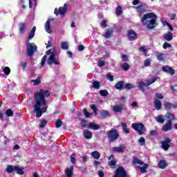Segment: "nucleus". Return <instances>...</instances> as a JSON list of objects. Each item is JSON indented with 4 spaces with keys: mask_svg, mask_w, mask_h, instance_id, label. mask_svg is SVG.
<instances>
[{
    "mask_svg": "<svg viewBox=\"0 0 177 177\" xmlns=\"http://www.w3.org/2000/svg\"><path fill=\"white\" fill-rule=\"evenodd\" d=\"M49 96H50V93L47 90L41 89L35 93L33 111L36 113L37 118H39L44 113H46L48 110V102L45 99L49 97Z\"/></svg>",
    "mask_w": 177,
    "mask_h": 177,
    "instance_id": "f257e3e1",
    "label": "nucleus"
},
{
    "mask_svg": "<svg viewBox=\"0 0 177 177\" xmlns=\"http://www.w3.org/2000/svg\"><path fill=\"white\" fill-rule=\"evenodd\" d=\"M157 15L150 12L143 15L141 23L145 26L148 30H153L157 26Z\"/></svg>",
    "mask_w": 177,
    "mask_h": 177,
    "instance_id": "f03ea898",
    "label": "nucleus"
},
{
    "mask_svg": "<svg viewBox=\"0 0 177 177\" xmlns=\"http://www.w3.org/2000/svg\"><path fill=\"white\" fill-rule=\"evenodd\" d=\"M46 55H50L47 61V63L48 64H49V66H50L51 64H60L59 59L55 57V56H56V50L55 48L53 51L52 50H48V51H46Z\"/></svg>",
    "mask_w": 177,
    "mask_h": 177,
    "instance_id": "7ed1b4c3",
    "label": "nucleus"
},
{
    "mask_svg": "<svg viewBox=\"0 0 177 177\" xmlns=\"http://www.w3.org/2000/svg\"><path fill=\"white\" fill-rule=\"evenodd\" d=\"M107 136L109 139V142H114V140H117L118 139L120 133H118V130L112 129L107 132Z\"/></svg>",
    "mask_w": 177,
    "mask_h": 177,
    "instance_id": "20e7f679",
    "label": "nucleus"
},
{
    "mask_svg": "<svg viewBox=\"0 0 177 177\" xmlns=\"http://www.w3.org/2000/svg\"><path fill=\"white\" fill-rule=\"evenodd\" d=\"M37 47L35 44L28 43L26 45V50L28 53V56L30 57H32L35 52H37Z\"/></svg>",
    "mask_w": 177,
    "mask_h": 177,
    "instance_id": "39448f33",
    "label": "nucleus"
},
{
    "mask_svg": "<svg viewBox=\"0 0 177 177\" xmlns=\"http://www.w3.org/2000/svg\"><path fill=\"white\" fill-rule=\"evenodd\" d=\"M133 164H139V165H142V167H139V169L142 174H145V172H147L146 169L149 168V165L145 164V162H143V161L140 160L138 158H134L133 159Z\"/></svg>",
    "mask_w": 177,
    "mask_h": 177,
    "instance_id": "423d86ee",
    "label": "nucleus"
},
{
    "mask_svg": "<svg viewBox=\"0 0 177 177\" xmlns=\"http://www.w3.org/2000/svg\"><path fill=\"white\" fill-rule=\"evenodd\" d=\"M132 128L137 131L140 135H143L146 132V127L143 123H134L132 124Z\"/></svg>",
    "mask_w": 177,
    "mask_h": 177,
    "instance_id": "0eeeda50",
    "label": "nucleus"
},
{
    "mask_svg": "<svg viewBox=\"0 0 177 177\" xmlns=\"http://www.w3.org/2000/svg\"><path fill=\"white\" fill-rule=\"evenodd\" d=\"M113 177H127V171L123 167H120L116 169Z\"/></svg>",
    "mask_w": 177,
    "mask_h": 177,
    "instance_id": "6e6552de",
    "label": "nucleus"
},
{
    "mask_svg": "<svg viewBox=\"0 0 177 177\" xmlns=\"http://www.w3.org/2000/svg\"><path fill=\"white\" fill-rule=\"evenodd\" d=\"M169 143H171V139L168 137L165 138V140L161 142V147L165 151H168L169 147H171Z\"/></svg>",
    "mask_w": 177,
    "mask_h": 177,
    "instance_id": "1a4fd4ad",
    "label": "nucleus"
},
{
    "mask_svg": "<svg viewBox=\"0 0 177 177\" xmlns=\"http://www.w3.org/2000/svg\"><path fill=\"white\" fill-rule=\"evenodd\" d=\"M68 5L65 3L63 7H60L59 10L57 8L55 9L54 13L57 16V15H61V16H64L66 12H67Z\"/></svg>",
    "mask_w": 177,
    "mask_h": 177,
    "instance_id": "9d476101",
    "label": "nucleus"
},
{
    "mask_svg": "<svg viewBox=\"0 0 177 177\" xmlns=\"http://www.w3.org/2000/svg\"><path fill=\"white\" fill-rule=\"evenodd\" d=\"M113 32H114V28H111L109 29L105 30L104 33L102 35V36L106 38V39H109L111 35H113Z\"/></svg>",
    "mask_w": 177,
    "mask_h": 177,
    "instance_id": "9b49d317",
    "label": "nucleus"
},
{
    "mask_svg": "<svg viewBox=\"0 0 177 177\" xmlns=\"http://www.w3.org/2000/svg\"><path fill=\"white\" fill-rule=\"evenodd\" d=\"M162 70L164 73H167V74H170V75H174L175 74V71L169 66H163L162 68Z\"/></svg>",
    "mask_w": 177,
    "mask_h": 177,
    "instance_id": "f8f14e48",
    "label": "nucleus"
},
{
    "mask_svg": "<svg viewBox=\"0 0 177 177\" xmlns=\"http://www.w3.org/2000/svg\"><path fill=\"white\" fill-rule=\"evenodd\" d=\"M108 162L111 168H115V165H117V162H115V158H114V156L111 155L109 156Z\"/></svg>",
    "mask_w": 177,
    "mask_h": 177,
    "instance_id": "ddd939ff",
    "label": "nucleus"
},
{
    "mask_svg": "<svg viewBox=\"0 0 177 177\" xmlns=\"http://www.w3.org/2000/svg\"><path fill=\"white\" fill-rule=\"evenodd\" d=\"M171 129H172V122H171V120H168L167 124L163 125L162 131L164 132H168V131H171Z\"/></svg>",
    "mask_w": 177,
    "mask_h": 177,
    "instance_id": "4468645a",
    "label": "nucleus"
},
{
    "mask_svg": "<svg viewBox=\"0 0 177 177\" xmlns=\"http://www.w3.org/2000/svg\"><path fill=\"white\" fill-rule=\"evenodd\" d=\"M50 20L52 19H48L44 25L45 30L48 32V34H52V29L50 28Z\"/></svg>",
    "mask_w": 177,
    "mask_h": 177,
    "instance_id": "2eb2a0df",
    "label": "nucleus"
},
{
    "mask_svg": "<svg viewBox=\"0 0 177 177\" xmlns=\"http://www.w3.org/2000/svg\"><path fill=\"white\" fill-rule=\"evenodd\" d=\"M135 9L137 10V12H139V13H145V12L147 10V6L140 5L135 7Z\"/></svg>",
    "mask_w": 177,
    "mask_h": 177,
    "instance_id": "dca6fc26",
    "label": "nucleus"
},
{
    "mask_svg": "<svg viewBox=\"0 0 177 177\" xmlns=\"http://www.w3.org/2000/svg\"><path fill=\"white\" fill-rule=\"evenodd\" d=\"M122 109H124V104H117L113 106V110L115 113H121L122 111Z\"/></svg>",
    "mask_w": 177,
    "mask_h": 177,
    "instance_id": "f3484780",
    "label": "nucleus"
},
{
    "mask_svg": "<svg viewBox=\"0 0 177 177\" xmlns=\"http://www.w3.org/2000/svg\"><path fill=\"white\" fill-rule=\"evenodd\" d=\"M127 35L129 41H135V39L137 38L136 32H135L133 30H129Z\"/></svg>",
    "mask_w": 177,
    "mask_h": 177,
    "instance_id": "a211bd4d",
    "label": "nucleus"
},
{
    "mask_svg": "<svg viewBox=\"0 0 177 177\" xmlns=\"http://www.w3.org/2000/svg\"><path fill=\"white\" fill-rule=\"evenodd\" d=\"M87 128L88 129H93V131H97V129H100V126L98 124H96L93 122H90L88 125H87Z\"/></svg>",
    "mask_w": 177,
    "mask_h": 177,
    "instance_id": "6ab92c4d",
    "label": "nucleus"
},
{
    "mask_svg": "<svg viewBox=\"0 0 177 177\" xmlns=\"http://www.w3.org/2000/svg\"><path fill=\"white\" fill-rule=\"evenodd\" d=\"M163 37L165 39H166V41H168L169 42L174 39V33L168 32L167 34H165L163 35Z\"/></svg>",
    "mask_w": 177,
    "mask_h": 177,
    "instance_id": "aec40b11",
    "label": "nucleus"
},
{
    "mask_svg": "<svg viewBox=\"0 0 177 177\" xmlns=\"http://www.w3.org/2000/svg\"><path fill=\"white\" fill-rule=\"evenodd\" d=\"M19 32L20 34H24L26 31H27V25L26 24H20L19 25Z\"/></svg>",
    "mask_w": 177,
    "mask_h": 177,
    "instance_id": "412c9836",
    "label": "nucleus"
},
{
    "mask_svg": "<svg viewBox=\"0 0 177 177\" xmlns=\"http://www.w3.org/2000/svg\"><path fill=\"white\" fill-rule=\"evenodd\" d=\"M83 135H84L85 139H86L87 140H89V139H92V132H91L88 129H86L84 131Z\"/></svg>",
    "mask_w": 177,
    "mask_h": 177,
    "instance_id": "4be33fe9",
    "label": "nucleus"
},
{
    "mask_svg": "<svg viewBox=\"0 0 177 177\" xmlns=\"http://www.w3.org/2000/svg\"><path fill=\"white\" fill-rule=\"evenodd\" d=\"M113 150L116 153H122V151L125 150V147L124 145H120L119 147H113Z\"/></svg>",
    "mask_w": 177,
    "mask_h": 177,
    "instance_id": "5701e85b",
    "label": "nucleus"
},
{
    "mask_svg": "<svg viewBox=\"0 0 177 177\" xmlns=\"http://www.w3.org/2000/svg\"><path fill=\"white\" fill-rule=\"evenodd\" d=\"M15 172H16L17 175H24V168H21L19 166H15Z\"/></svg>",
    "mask_w": 177,
    "mask_h": 177,
    "instance_id": "b1692460",
    "label": "nucleus"
},
{
    "mask_svg": "<svg viewBox=\"0 0 177 177\" xmlns=\"http://www.w3.org/2000/svg\"><path fill=\"white\" fill-rule=\"evenodd\" d=\"M168 164H167V161L164 160H160L158 162V167L160 169H165Z\"/></svg>",
    "mask_w": 177,
    "mask_h": 177,
    "instance_id": "393cba45",
    "label": "nucleus"
},
{
    "mask_svg": "<svg viewBox=\"0 0 177 177\" xmlns=\"http://www.w3.org/2000/svg\"><path fill=\"white\" fill-rule=\"evenodd\" d=\"M73 171H74V166H71V168L66 169L65 172L67 177H73Z\"/></svg>",
    "mask_w": 177,
    "mask_h": 177,
    "instance_id": "a878e982",
    "label": "nucleus"
},
{
    "mask_svg": "<svg viewBox=\"0 0 177 177\" xmlns=\"http://www.w3.org/2000/svg\"><path fill=\"white\" fill-rule=\"evenodd\" d=\"M154 106L156 110H161V106H162L161 101L158 99H155Z\"/></svg>",
    "mask_w": 177,
    "mask_h": 177,
    "instance_id": "bb28decb",
    "label": "nucleus"
},
{
    "mask_svg": "<svg viewBox=\"0 0 177 177\" xmlns=\"http://www.w3.org/2000/svg\"><path fill=\"white\" fill-rule=\"evenodd\" d=\"M165 118H166V120H168V121L172 122V121L175 120V115H174L173 113H168L165 115Z\"/></svg>",
    "mask_w": 177,
    "mask_h": 177,
    "instance_id": "cd10ccee",
    "label": "nucleus"
},
{
    "mask_svg": "<svg viewBox=\"0 0 177 177\" xmlns=\"http://www.w3.org/2000/svg\"><path fill=\"white\" fill-rule=\"evenodd\" d=\"M16 166H13L12 165H10L8 166H7L6 171V172H8V174H12V172H15V167Z\"/></svg>",
    "mask_w": 177,
    "mask_h": 177,
    "instance_id": "c85d7f7f",
    "label": "nucleus"
},
{
    "mask_svg": "<svg viewBox=\"0 0 177 177\" xmlns=\"http://www.w3.org/2000/svg\"><path fill=\"white\" fill-rule=\"evenodd\" d=\"M36 30H37V28L35 26H33L29 34L28 39H32V37H35V35Z\"/></svg>",
    "mask_w": 177,
    "mask_h": 177,
    "instance_id": "c756f323",
    "label": "nucleus"
},
{
    "mask_svg": "<svg viewBox=\"0 0 177 177\" xmlns=\"http://www.w3.org/2000/svg\"><path fill=\"white\" fill-rule=\"evenodd\" d=\"M124 86V82L123 81H119L116 83L115 85V88L118 89L119 91H121V88Z\"/></svg>",
    "mask_w": 177,
    "mask_h": 177,
    "instance_id": "7c9ffc66",
    "label": "nucleus"
},
{
    "mask_svg": "<svg viewBox=\"0 0 177 177\" xmlns=\"http://www.w3.org/2000/svg\"><path fill=\"white\" fill-rule=\"evenodd\" d=\"M91 156L95 158V160H99L100 158V153L97 151L92 152Z\"/></svg>",
    "mask_w": 177,
    "mask_h": 177,
    "instance_id": "2f4dec72",
    "label": "nucleus"
},
{
    "mask_svg": "<svg viewBox=\"0 0 177 177\" xmlns=\"http://www.w3.org/2000/svg\"><path fill=\"white\" fill-rule=\"evenodd\" d=\"M147 83H145L144 82H140L138 83V88L139 89H142V91H145V86H148Z\"/></svg>",
    "mask_w": 177,
    "mask_h": 177,
    "instance_id": "473e14b6",
    "label": "nucleus"
},
{
    "mask_svg": "<svg viewBox=\"0 0 177 177\" xmlns=\"http://www.w3.org/2000/svg\"><path fill=\"white\" fill-rule=\"evenodd\" d=\"M124 88L127 91H131V89H135V85L131 83H127L124 85Z\"/></svg>",
    "mask_w": 177,
    "mask_h": 177,
    "instance_id": "72a5a7b5",
    "label": "nucleus"
},
{
    "mask_svg": "<svg viewBox=\"0 0 177 177\" xmlns=\"http://www.w3.org/2000/svg\"><path fill=\"white\" fill-rule=\"evenodd\" d=\"M156 121L157 122H159V124H164V122H165V119L162 115H159L156 117Z\"/></svg>",
    "mask_w": 177,
    "mask_h": 177,
    "instance_id": "f704fd0d",
    "label": "nucleus"
},
{
    "mask_svg": "<svg viewBox=\"0 0 177 177\" xmlns=\"http://www.w3.org/2000/svg\"><path fill=\"white\" fill-rule=\"evenodd\" d=\"M61 48L64 50H67L68 49V43L67 41H63L61 43Z\"/></svg>",
    "mask_w": 177,
    "mask_h": 177,
    "instance_id": "c9c22d12",
    "label": "nucleus"
},
{
    "mask_svg": "<svg viewBox=\"0 0 177 177\" xmlns=\"http://www.w3.org/2000/svg\"><path fill=\"white\" fill-rule=\"evenodd\" d=\"M122 127L125 133H129V129L125 123L122 122Z\"/></svg>",
    "mask_w": 177,
    "mask_h": 177,
    "instance_id": "e433bc0d",
    "label": "nucleus"
},
{
    "mask_svg": "<svg viewBox=\"0 0 177 177\" xmlns=\"http://www.w3.org/2000/svg\"><path fill=\"white\" fill-rule=\"evenodd\" d=\"M110 113L108 111H102L100 115L102 118H106V117H108Z\"/></svg>",
    "mask_w": 177,
    "mask_h": 177,
    "instance_id": "4c0bfd02",
    "label": "nucleus"
},
{
    "mask_svg": "<svg viewBox=\"0 0 177 177\" xmlns=\"http://www.w3.org/2000/svg\"><path fill=\"white\" fill-rule=\"evenodd\" d=\"M5 114L6 117H13V111H12L10 109H7L5 112Z\"/></svg>",
    "mask_w": 177,
    "mask_h": 177,
    "instance_id": "58836bf2",
    "label": "nucleus"
},
{
    "mask_svg": "<svg viewBox=\"0 0 177 177\" xmlns=\"http://www.w3.org/2000/svg\"><path fill=\"white\" fill-rule=\"evenodd\" d=\"M93 88H94V89H99V88H100V82L96 80L94 81L93 82Z\"/></svg>",
    "mask_w": 177,
    "mask_h": 177,
    "instance_id": "ea45409f",
    "label": "nucleus"
},
{
    "mask_svg": "<svg viewBox=\"0 0 177 177\" xmlns=\"http://www.w3.org/2000/svg\"><path fill=\"white\" fill-rule=\"evenodd\" d=\"M121 67L122 68V70H124V71H128V70H129V64L128 63H124L122 65H121Z\"/></svg>",
    "mask_w": 177,
    "mask_h": 177,
    "instance_id": "a19ab883",
    "label": "nucleus"
},
{
    "mask_svg": "<svg viewBox=\"0 0 177 177\" xmlns=\"http://www.w3.org/2000/svg\"><path fill=\"white\" fill-rule=\"evenodd\" d=\"M29 8L31 9L33 6H37V0H28Z\"/></svg>",
    "mask_w": 177,
    "mask_h": 177,
    "instance_id": "79ce46f5",
    "label": "nucleus"
},
{
    "mask_svg": "<svg viewBox=\"0 0 177 177\" xmlns=\"http://www.w3.org/2000/svg\"><path fill=\"white\" fill-rule=\"evenodd\" d=\"M99 93L101 96H104V97L109 95V91H107V90H100L99 91Z\"/></svg>",
    "mask_w": 177,
    "mask_h": 177,
    "instance_id": "37998d69",
    "label": "nucleus"
},
{
    "mask_svg": "<svg viewBox=\"0 0 177 177\" xmlns=\"http://www.w3.org/2000/svg\"><path fill=\"white\" fill-rule=\"evenodd\" d=\"M3 71L6 75H9L10 74V68L6 66L3 68Z\"/></svg>",
    "mask_w": 177,
    "mask_h": 177,
    "instance_id": "c03bdc74",
    "label": "nucleus"
},
{
    "mask_svg": "<svg viewBox=\"0 0 177 177\" xmlns=\"http://www.w3.org/2000/svg\"><path fill=\"white\" fill-rule=\"evenodd\" d=\"M164 56H165L164 53H159L156 55V57L159 62H162V60H164Z\"/></svg>",
    "mask_w": 177,
    "mask_h": 177,
    "instance_id": "a18cd8bd",
    "label": "nucleus"
},
{
    "mask_svg": "<svg viewBox=\"0 0 177 177\" xmlns=\"http://www.w3.org/2000/svg\"><path fill=\"white\" fill-rule=\"evenodd\" d=\"M90 107H91V110H93L94 115H97V108L96 107V105L91 104V105H90Z\"/></svg>",
    "mask_w": 177,
    "mask_h": 177,
    "instance_id": "49530a36",
    "label": "nucleus"
},
{
    "mask_svg": "<svg viewBox=\"0 0 177 177\" xmlns=\"http://www.w3.org/2000/svg\"><path fill=\"white\" fill-rule=\"evenodd\" d=\"M83 113H84L86 118H89L91 117V115H92V114H93V113L88 112V111H86V109H83Z\"/></svg>",
    "mask_w": 177,
    "mask_h": 177,
    "instance_id": "de8ad7c7",
    "label": "nucleus"
},
{
    "mask_svg": "<svg viewBox=\"0 0 177 177\" xmlns=\"http://www.w3.org/2000/svg\"><path fill=\"white\" fill-rule=\"evenodd\" d=\"M62 125H63V122L60 119L57 120L55 122V127L60 128Z\"/></svg>",
    "mask_w": 177,
    "mask_h": 177,
    "instance_id": "09e8293b",
    "label": "nucleus"
},
{
    "mask_svg": "<svg viewBox=\"0 0 177 177\" xmlns=\"http://www.w3.org/2000/svg\"><path fill=\"white\" fill-rule=\"evenodd\" d=\"M145 142H146V140H145V138H143V137H141L138 140V143H139L140 146H145Z\"/></svg>",
    "mask_w": 177,
    "mask_h": 177,
    "instance_id": "8fccbe9b",
    "label": "nucleus"
},
{
    "mask_svg": "<svg viewBox=\"0 0 177 177\" xmlns=\"http://www.w3.org/2000/svg\"><path fill=\"white\" fill-rule=\"evenodd\" d=\"M156 81H157V78L152 77L151 78V80H148L147 83V85L149 86V85H151V84H154V82Z\"/></svg>",
    "mask_w": 177,
    "mask_h": 177,
    "instance_id": "3c124183",
    "label": "nucleus"
},
{
    "mask_svg": "<svg viewBox=\"0 0 177 177\" xmlns=\"http://www.w3.org/2000/svg\"><path fill=\"white\" fill-rule=\"evenodd\" d=\"M164 106L166 110H170V109L172 107V104H171L169 102H165Z\"/></svg>",
    "mask_w": 177,
    "mask_h": 177,
    "instance_id": "603ef678",
    "label": "nucleus"
},
{
    "mask_svg": "<svg viewBox=\"0 0 177 177\" xmlns=\"http://www.w3.org/2000/svg\"><path fill=\"white\" fill-rule=\"evenodd\" d=\"M46 124H48V122H46V120H42L39 125V128L43 129V128L46 126Z\"/></svg>",
    "mask_w": 177,
    "mask_h": 177,
    "instance_id": "864d4df0",
    "label": "nucleus"
},
{
    "mask_svg": "<svg viewBox=\"0 0 177 177\" xmlns=\"http://www.w3.org/2000/svg\"><path fill=\"white\" fill-rule=\"evenodd\" d=\"M121 13H122V8L119 6L116 9V15H118V16H120Z\"/></svg>",
    "mask_w": 177,
    "mask_h": 177,
    "instance_id": "5fc2aeb1",
    "label": "nucleus"
},
{
    "mask_svg": "<svg viewBox=\"0 0 177 177\" xmlns=\"http://www.w3.org/2000/svg\"><path fill=\"white\" fill-rule=\"evenodd\" d=\"M32 82H33L34 85H39L41 84V80L38 77L37 80H32Z\"/></svg>",
    "mask_w": 177,
    "mask_h": 177,
    "instance_id": "6e6d98bb",
    "label": "nucleus"
},
{
    "mask_svg": "<svg viewBox=\"0 0 177 177\" xmlns=\"http://www.w3.org/2000/svg\"><path fill=\"white\" fill-rule=\"evenodd\" d=\"M168 48H172V46L169 43H164L163 44V49H168Z\"/></svg>",
    "mask_w": 177,
    "mask_h": 177,
    "instance_id": "4d7b16f0",
    "label": "nucleus"
},
{
    "mask_svg": "<svg viewBox=\"0 0 177 177\" xmlns=\"http://www.w3.org/2000/svg\"><path fill=\"white\" fill-rule=\"evenodd\" d=\"M106 78H107L109 81H111V82H113V81H114V77H113V75H110V73H108V74L106 75Z\"/></svg>",
    "mask_w": 177,
    "mask_h": 177,
    "instance_id": "13d9d810",
    "label": "nucleus"
},
{
    "mask_svg": "<svg viewBox=\"0 0 177 177\" xmlns=\"http://www.w3.org/2000/svg\"><path fill=\"white\" fill-rule=\"evenodd\" d=\"M71 161L72 162V164H75V153H73L71 156Z\"/></svg>",
    "mask_w": 177,
    "mask_h": 177,
    "instance_id": "bf43d9fd",
    "label": "nucleus"
},
{
    "mask_svg": "<svg viewBox=\"0 0 177 177\" xmlns=\"http://www.w3.org/2000/svg\"><path fill=\"white\" fill-rule=\"evenodd\" d=\"M46 59H47V57L46 55H44L42 59H41V66H44V64H45V62H46Z\"/></svg>",
    "mask_w": 177,
    "mask_h": 177,
    "instance_id": "052dcab7",
    "label": "nucleus"
},
{
    "mask_svg": "<svg viewBox=\"0 0 177 177\" xmlns=\"http://www.w3.org/2000/svg\"><path fill=\"white\" fill-rule=\"evenodd\" d=\"M150 64H151L150 59H146L144 62L145 67H149V66H150Z\"/></svg>",
    "mask_w": 177,
    "mask_h": 177,
    "instance_id": "680f3d73",
    "label": "nucleus"
},
{
    "mask_svg": "<svg viewBox=\"0 0 177 177\" xmlns=\"http://www.w3.org/2000/svg\"><path fill=\"white\" fill-rule=\"evenodd\" d=\"M81 126L83 127V128H88V124H86V120H82L81 122Z\"/></svg>",
    "mask_w": 177,
    "mask_h": 177,
    "instance_id": "e2e57ef3",
    "label": "nucleus"
},
{
    "mask_svg": "<svg viewBox=\"0 0 177 177\" xmlns=\"http://www.w3.org/2000/svg\"><path fill=\"white\" fill-rule=\"evenodd\" d=\"M104 64H105L104 61H103V60H100V61L98 62L97 66H98V67H103V66H104Z\"/></svg>",
    "mask_w": 177,
    "mask_h": 177,
    "instance_id": "0e129e2a",
    "label": "nucleus"
},
{
    "mask_svg": "<svg viewBox=\"0 0 177 177\" xmlns=\"http://www.w3.org/2000/svg\"><path fill=\"white\" fill-rule=\"evenodd\" d=\"M26 66H27V62H21L20 64V67H21L23 70H25Z\"/></svg>",
    "mask_w": 177,
    "mask_h": 177,
    "instance_id": "69168bd1",
    "label": "nucleus"
},
{
    "mask_svg": "<svg viewBox=\"0 0 177 177\" xmlns=\"http://www.w3.org/2000/svg\"><path fill=\"white\" fill-rule=\"evenodd\" d=\"M122 62H128V56H127V55H122Z\"/></svg>",
    "mask_w": 177,
    "mask_h": 177,
    "instance_id": "338daca9",
    "label": "nucleus"
},
{
    "mask_svg": "<svg viewBox=\"0 0 177 177\" xmlns=\"http://www.w3.org/2000/svg\"><path fill=\"white\" fill-rule=\"evenodd\" d=\"M150 135L151 136H157L158 133L156 131H151Z\"/></svg>",
    "mask_w": 177,
    "mask_h": 177,
    "instance_id": "774afa93",
    "label": "nucleus"
}]
</instances>
